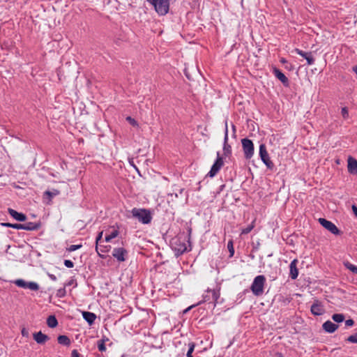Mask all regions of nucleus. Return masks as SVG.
<instances>
[{"label":"nucleus","mask_w":357,"mask_h":357,"mask_svg":"<svg viewBox=\"0 0 357 357\" xmlns=\"http://www.w3.org/2000/svg\"><path fill=\"white\" fill-rule=\"evenodd\" d=\"M131 214L143 224H149L152 219L150 211L145 208H134L131 211Z\"/></svg>","instance_id":"1"},{"label":"nucleus","mask_w":357,"mask_h":357,"mask_svg":"<svg viewBox=\"0 0 357 357\" xmlns=\"http://www.w3.org/2000/svg\"><path fill=\"white\" fill-rule=\"evenodd\" d=\"M265 281L266 278L262 275H257L254 279L250 289L255 296H259L263 294Z\"/></svg>","instance_id":"2"},{"label":"nucleus","mask_w":357,"mask_h":357,"mask_svg":"<svg viewBox=\"0 0 357 357\" xmlns=\"http://www.w3.org/2000/svg\"><path fill=\"white\" fill-rule=\"evenodd\" d=\"M149 2L154 6L155 11L160 15H165L169 11V0H151Z\"/></svg>","instance_id":"3"},{"label":"nucleus","mask_w":357,"mask_h":357,"mask_svg":"<svg viewBox=\"0 0 357 357\" xmlns=\"http://www.w3.org/2000/svg\"><path fill=\"white\" fill-rule=\"evenodd\" d=\"M259 155H260L261 160L266 165L267 168L272 169L274 167V164L270 160L268 153L266 151V146L264 144H261L259 146Z\"/></svg>","instance_id":"4"},{"label":"nucleus","mask_w":357,"mask_h":357,"mask_svg":"<svg viewBox=\"0 0 357 357\" xmlns=\"http://www.w3.org/2000/svg\"><path fill=\"white\" fill-rule=\"evenodd\" d=\"M319 222L322 227L331 232L333 234L337 235L340 233V230L335 224L325 218H320L319 219Z\"/></svg>","instance_id":"5"},{"label":"nucleus","mask_w":357,"mask_h":357,"mask_svg":"<svg viewBox=\"0 0 357 357\" xmlns=\"http://www.w3.org/2000/svg\"><path fill=\"white\" fill-rule=\"evenodd\" d=\"M223 164L224 162L222 158L220 156V154L218 152L217 159L214 164L213 165V166L211 167V170L208 173V175L210 177H213L220 171L221 167L223 166Z\"/></svg>","instance_id":"6"},{"label":"nucleus","mask_w":357,"mask_h":357,"mask_svg":"<svg viewBox=\"0 0 357 357\" xmlns=\"http://www.w3.org/2000/svg\"><path fill=\"white\" fill-rule=\"evenodd\" d=\"M294 52L306 59L307 65L314 64L315 59L312 52H304L298 48L294 49Z\"/></svg>","instance_id":"7"},{"label":"nucleus","mask_w":357,"mask_h":357,"mask_svg":"<svg viewBox=\"0 0 357 357\" xmlns=\"http://www.w3.org/2000/svg\"><path fill=\"white\" fill-rule=\"evenodd\" d=\"M272 72L275 77L278 79L284 86H289V79L285 76V75L278 68L273 67L272 69Z\"/></svg>","instance_id":"8"},{"label":"nucleus","mask_w":357,"mask_h":357,"mask_svg":"<svg viewBox=\"0 0 357 357\" xmlns=\"http://www.w3.org/2000/svg\"><path fill=\"white\" fill-rule=\"evenodd\" d=\"M112 255L119 262L124 261L126 259L127 251L123 248H114L112 252Z\"/></svg>","instance_id":"9"},{"label":"nucleus","mask_w":357,"mask_h":357,"mask_svg":"<svg viewBox=\"0 0 357 357\" xmlns=\"http://www.w3.org/2000/svg\"><path fill=\"white\" fill-rule=\"evenodd\" d=\"M220 296L219 291L216 289H208L206 293L204 295L205 301H214L216 302Z\"/></svg>","instance_id":"10"},{"label":"nucleus","mask_w":357,"mask_h":357,"mask_svg":"<svg viewBox=\"0 0 357 357\" xmlns=\"http://www.w3.org/2000/svg\"><path fill=\"white\" fill-rule=\"evenodd\" d=\"M310 310L312 314L316 316L321 315L325 312L323 305L318 301H315L314 303L312 305Z\"/></svg>","instance_id":"11"},{"label":"nucleus","mask_w":357,"mask_h":357,"mask_svg":"<svg viewBox=\"0 0 357 357\" xmlns=\"http://www.w3.org/2000/svg\"><path fill=\"white\" fill-rule=\"evenodd\" d=\"M174 257H178L184 252L191 251V247H169Z\"/></svg>","instance_id":"12"},{"label":"nucleus","mask_w":357,"mask_h":357,"mask_svg":"<svg viewBox=\"0 0 357 357\" xmlns=\"http://www.w3.org/2000/svg\"><path fill=\"white\" fill-rule=\"evenodd\" d=\"M298 260L296 259L292 260L289 265V277L292 280L297 278L298 275V270L297 268Z\"/></svg>","instance_id":"13"},{"label":"nucleus","mask_w":357,"mask_h":357,"mask_svg":"<svg viewBox=\"0 0 357 357\" xmlns=\"http://www.w3.org/2000/svg\"><path fill=\"white\" fill-rule=\"evenodd\" d=\"M348 172L351 174H357V160L349 156L348 158Z\"/></svg>","instance_id":"14"},{"label":"nucleus","mask_w":357,"mask_h":357,"mask_svg":"<svg viewBox=\"0 0 357 357\" xmlns=\"http://www.w3.org/2000/svg\"><path fill=\"white\" fill-rule=\"evenodd\" d=\"M322 328L326 332L333 333L338 328V325L328 320L323 324Z\"/></svg>","instance_id":"15"},{"label":"nucleus","mask_w":357,"mask_h":357,"mask_svg":"<svg viewBox=\"0 0 357 357\" xmlns=\"http://www.w3.org/2000/svg\"><path fill=\"white\" fill-rule=\"evenodd\" d=\"M8 211L10 215L17 221H25L26 219V217L24 214L18 213L13 208H8Z\"/></svg>","instance_id":"16"},{"label":"nucleus","mask_w":357,"mask_h":357,"mask_svg":"<svg viewBox=\"0 0 357 357\" xmlns=\"http://www.w3.org/2000/svg\"><path fill=\"white\" fill-rule=\"evenodd\" d=\"M33 339L38 344H44L49 340V337L40 331L33 334Z\"/></svg>","instance_id":"17"},{"label":"nucleus","mask_w":357,"mask_h":357,"mask_svg":"<svg viewBox=\"0 0 357 357\" xmlns=\"http://www.w3.org/2000/svg\"><path fill=\"white\" fill-rule=\"evenodd\" d=\"M82 316L86 321H87L90 325L92 324L96 319V315L90 312H83Z\"/></svg>","instance_id":"18"},{"label":"nucleus","mask_w":357,"mask_h":357,"mask_svg":"<svg viewBox=\"0 0 357 357\" xmlns=\"http://www.w3.org/2000/svg\"><path fill=\"white\" fill-rule=\"evenodd\" d=\"M40 227V224L36 222H26L23 224V229L24 230H36Z\"/></svg>","instance_id":"19"},{"label":"nucleus","mask_w":357,"mask_h":357,"mask_svg":"<svg viewBox=\"0 0 357 357\" xmlns=\"http://www.w3.org/2000/svg\"><path fill=\"white\" fill-rule=\"evenodd\" d=\"M118 234L119 231L115 229H112L110 231L105 234V240L106 242H109L112 238H116Z\"/></svg>","instance_id":"20"},{"label":"nucleus","mask_w":357,"mask_h":357,"mask_svg":"<svg viewBox=\"0 0 357 357\" xmlns=\"http://www.w3.org/2000/svg\"><path fill=\"white\" fill-rule=\"evenodd\" d=\"M58 342L60 344L65 345V346H69L70 344V338L64 335H59L57 338Z\"/></svg>","instance_id":"21"},{"label":"nucleus","mask_w":357,"mask_h":357,"mask_svg":"<svg viewBox=\"0 0 357 357\" xmlns=\"http://www.w3.org/2000/svg\"><path fill=\"white\" fill-rule=\"evenodd\" d=\"M254 153V144L250 139L247 138V158H250Z\"/></svg>","instance_id":"22"},{"label":"nucleus","mask_w":357,"mask_h":357,"mask_svg":"<svg viewBox=\"0 0 357 357\" xmlns=\"http://www.w3.org/2000/svg\"><path fill=\"white\" fill-rule=\"evenodd\" d=\"M47 324L50 328H54L57 326L58 321L54 315L49 316L47 319Z\"/></svg>","instance_id":"23"},{"label":"nucleus","mask_w":357,"mask_h":357,"mask_svg":"<svg viewBox=\"0 0 357 357\" xmlns=\"http://www.w3.org/2000/svg\"><path fill=\"white\" fill-rule=\"evenodd\" d=\"M227 129L226 128V132H225V145L223 147L225 155H228L231 152V147H230V146L227 144Z\"/></svg>","instance_id":"24"},{"label":"nucleus","mask_w":357,"mask_h":357,"mask_svg":"<svg viewBox=\"0 0 357 357\" xmlns=\"http://www.w3.org/2000/svg\"><path fill=\"white\" fill-rule=\"evenodd\" d=\"M344 266L351 271L353 273L357 274V266L351 264L349 261H344Z\"/></svg>","instance_id":"25"},{"label":"nucleus","mask_w":357,"mask_h":357,"mask_svg":"<svg viewBox=\"0 0 357 357\" xmlns=\"http://www.w3.org/2000/svg\"><path fill=\"white\" fill-rule=\"evenodd\" d=\"M332 319L337 323H341L344 320L343 314H334L332 315Z\"/></svg>","instance_id":"26"},{"label":"nucleus","mask_w":357,"mask_h":357,"mask_svg":"<svg viewBox=\"0 0 357 357\" xmlns=\"http://www.w3.org/2000/svg\"><path fill=\"white\" fill-rule=\"evenodd\" d=\"M26 289H29L32 291H38L39 289V285L35 282H28Z\"/></svg>","instance_id":"27"},{"label":"nucleus","mask_w":357,"mask_h":357,"mask_svg":"<svg viewBox=\"0 0 357 357\" xmlns=\"http://www.w3.org/2000/svg\"><path fill=\"white\" fill-rule=\"evenodd\" d=\"M14 283L19 287H22V288H24V289H26V287H27V283L28 282H26L25 280H22V279H18V280H16Z\"/></svg>","instance_id":"28"},{"label":"nucleus","mask_w":357,"mask_h":357,"mask_svg":"<svg viewBox=\"0 0 357 357\" xmlns=\"http://www.w3.org/2000/svg\"><path fill=\"white\" fill-rule=\"evenodd\" d=\"M105 340H100L97 342V347L100 351H105L106 350Z\"/></svg>","instance_id":"29"},{"label":"nucleus","mask_w":357,"mask_h":357,"mask_svg":"<svg viewBox=\"0 0 357 357\" xmlns=\"http://www.w3.org/2000/svg\"><path fill=\"white\" fill-rule=\"evenodd\" d=\"M4 226L12 227L17 229H23V224H10V223H3Z\"/></svg>","instance_id":"30"},{"label":"nucleus","mask_w":357,"mask_h":357,"mask_svg":"<svg viewBox=\"0 0 357 357\" xmlns=\"http://www.w3.org/2000/svg\"><path fill=\"white\" fill-rule=\"evenodd\" d=\"M59 194V191L57 190H53L52 191H46L45 195H47L49 199H51L53 197L56 196Z\"/></svg>","instance_id":"31"},{"label":"nucleus","mask_w":357,"mask_h":357,"mask_svg":"<svg viewBox=\"0 0 357 357\" xmlns=\"http://www.w3.org/2000/svg\"><path fill=\"white\" fill-rule=\"evenodd\" d=\"M95 248H96V250L97 253L99 255V256L101 257L102 258H105V255L103 254V252H107V250H105V249L107 248V247H95Z\"/></svg>","instance_id":"32"},{"label":"nucleus","mask_w":357,"mask_h":357,"mask_svg":"<svg viewBox=\"0 0 357 357\" xmlns=\"http://www.w3.org/2000/svg\"><path fill=\"white\" fill-rule=\"evenodd\" d=\"M341 114L344 119H347L349 118V111L347 107H342L341 109Z\"/></svg>","instance_id":"33"},{"label":"nucleus","mask_w":357,"mask_h":357,"mask_svg":"<svg viewBox=\"0 0 357 357\" xmlns=\"http://www.w3.org/2000/svg\"><path fill=\"white\" fill-rule=\"evenodd\" d=\"M347 341L351 343H357V333L354 335L349 336L347 339Z\"/></svg>","instance_id":"34"},{"label":"nucleus","mask_w":357,"mask_h":357,"mask_svg":"<svg viewBox=\"0 0 357 357\" xmlns=\"http://www.w3.org/2000/svg\"><path fill=\"white\" fill-rule=\"evenodd\" d=\"M66 291L65 287L61 288L57 290L56 296L59 298L64 297L66 296Z\"/></svg>","instance_id":"35"},{"label":"nucleus","mask_w":357,"mask_h":357,"mask_svg":"<svg viewBox=\"0 0 357 357\" xmlns=\"http://www.w3.org/2000/svg\"><path fill=\"white\" fill-rule=\"evenodd\" d=\"M188 352L186 354H192L193 351H194V349H195V344L194 342H190L188 344Z\"/></svg>","instance_id":"36"},{"label":"nucleus","mask_w":357,"mask_h":357,"mask_svg":"<svg viewBox=\"0 0 357 357\" xmlns=\"http://www.w3.org/2000/svg\"><path fill=\"white\" fill-rule=\"evenodd\" d=\"M126 120L131 124L133 126H138V123L134 119H132V117L130 116H128L126 118Z\"/></svg>","instance_id":"37"},{"label":"nucleus","mask_w":357,"mask_h":357,"mask_svg":"<svg viewBox=\"0 0 357 357\" xmlns=\"http://www.w3.org/2000/svg\"><path fill=\"white\" fill-rule=\"evenodd\" d=\"M64 265L67 268H73L74 266L73 262L71 261L70 260H68V259H66V260L64 261Z\"/></svg>","instance_id":"38"},{"label":"nucleus","mask_w":357,"mask_h":357,"mask_svg":"<svg viewBox=\"0 0 357 357\" xmlns=\"http://www.w3.org/2000/svg\"><path fill=\"white\" fill-rule=\"evenodd\" d=\"M284 68L287 69L289 71H291L294 69V66L291 63H287L284 65Z\"/></svg>","instance_id":"39"},{"label":"nucleus","mask_w":357,"mask_h":357,"mask_svg":"<svg viewBox=\"0 0 357 357\" xmlns=\"http://www.w3.org/2000/svg\"><path fill=\"white\" fill-rule=\"evenodd\" d=\"M354 324V321L353 319H349L345 321V326L347 327L353 326Z\"/></svg>","instance_id":"40"},{"label":"nucleus","mask_w":357,"mask_h":357,"mask_svg":"<svg viewBox=\"0 0 357 357\" xmlns=\"http://www.w3.org/2000/svg\"><path fill=\"white\" fill-rule=\"evenodd\" d=\"M71 357H80V355H79V352L77 351V350L74 349L72 351Z\"/></svg>","instance_id":"41"},{"label":"nucleus","mask_w":357,"mask_h":357,"mask_svg":"<svg viewBox=\"0 0 357 357\" xmlns=\"http://www.w3.org/2000/svg\"><path fill=\"white\" fill-rule=\"evenodd\" d=\"M21 333H22V336H24V337H28L29 336V332H28V331L25 328H23L22 329Z\"/></svg>","instance_id":"42"},{"label":"nucleus","mask_w":357,"mask_h":357,"mask_svg":"<svg viewBox=\"0 0 357 357\" xmlns=\"http://www.w3.org/2000/svg\"><path fill=\"white\" fill-rule=\"evenodd\" d=\"M227 248H228L229 252L230 253L229 257H232L234 253V247H227Z\"/></svg>","instance_id":"43"},{"label":"nucleus","mask_w":357,"mask_h":357,"mask_svg":"<svg viewBox=\"0 0 357 357\" xmlns=\"http://www.w3.org/2000/svg\"><path fill=\"white\" fill-rule=\"evenodd\" d=\"M245 144H246V142H245V138H243L241 139V144H242V147H243V151L245 152Z\"/></svg>","instance_id":"44"},{"label":"nucleus","mask_w":357,"mask_h":357,"mask_svg":"<svg viewBox=\"0 0 357 357\" xmlns=\"http://www.w3.org/2000/svg\"><path fill=\"white\" fill-rule=\"evenodd\" d=\"M352 211L355 215L357 217V206L356 205H352Z\"/></svg>","instance_id":"45"},{"label":"nucleus","mask_w":357,"mask_h":357,"mask_svg":"<svg viewBox=\"0 0 357 357\" xmlns=\"http://www.w3.org/2000/svg\"><path fill=\"white\" fill-rule=\"evenodd\" d=\"M80 247H70L69 248L67 249V250L68 252H72V251L76 250L77 249H78Z\"/></svg>","instance_id":"46"},{"label":"nucleus","mask_w":357,"mask_h":357,"mask_svg":"<svg viewBox=\"0 0 357 357\" xmlns=\"http://www.w3.org/2000/svg\"><path fill=\"white\" fill-rule=\"evenodd\" d=\"M49 277L53 281L56 280V277L54 275H53V274H50Z\"/></svg>","instance_id":"47"},{"label":"nucleus","mask_w":357,"mask_h":357,"mask_svg":"<svg viewBox=\"0 0 357 357\" xmlns=\"http://www.w3.org/2000/svg\"><path fill=\"white\" fill-rule=\"evenodd\" d=\"M280 63H282L284 65L288 63V61L286 60V59H284L283 57L280 59Z\"/></svg>","instance_id":"48"},{"label":"nucleus","mask_w":357,"mask_h":357,"mask_svg":"<svg viewBox=\"0 0 357 357\" xmlns=\"http://www.w3.org/2000/svg\"><path fill=\"white\" fill-rule=\"evenodd\" d=\"M253 228V226L251 225V226H247V229H246V231H247V234L249 233Z\"/></svg>","instance_id":"49"},{"label":"nucleus","mask_w":357,"mask_h":357,"mask_svg":"<svg viewBox=\"0 0 357 357\" xmlns=\"http://www.w3.org/2000/svg\"><path fill=\"white\" fill-rule=\"evenodd\" d=\"M102 234V232H100L98 236L97 237V238H96V244H98V241L101 238Z\"/></svg>","instance_id":"50"},{"label":"nucleus","mask_w":357,"mask_h":357,"mask_svg":"<svg viewBox=\"0 0 357 357\" xmlns=\"http://www.w3.org/2000/svg\"><path fill=\"white\" fill-rule=\"evenodd\" d=\"M353 71L357 75V66L353 67Z\"/></svg>","instance_id":"51"},{"label":"nucleus","mask_w":357,"mask_h":357,"mask_svg":"<svg viewBox=\"0 0 357 357\" xmlns=\"http://www.w3.org/2000/svg\"><path fill=\"white\" fill-rule=\"evenodd\" d=\"M192 307H194V305H192V306H190V307H188L185 310V312H188V311L190 309H191Z\"/></svg>","instance_id":"52"},{"label":"nucleus","mask_w":357,"mask_h":357,"mask_svg":"<svg viewBox=\"0 0 357 357\" xmlns=\"http://www.w3.org/2000/svg\"><path fill=\"white\" fill-rule=\"evenodd\" d=\"M232 244H233L232 241H229L228 242L227 245H232Z\"/></svg>","instance_id":"53"},{"label":"nucleus","mask_w":357,"mask_h":357,"mask_svg":"<svg viewBox=\"0 0 357 357\" xmlns=\"http://www.w3.org/2000/svg\"><path fill=\"white\" fill-rule=\"evenodd\" d=\"M186 357H193V356H192V354H186Z\"/></svg>","instance_id":"54"}]
</instances>
